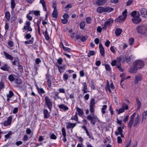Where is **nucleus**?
Returning <instances> with one entry per match:
<instances>
[{
	"label": "nucleus",
	"mask_w": 147,
	"mask_h": 147,
	"mask_svg": "<svg viewBox=\"0 0 147 147\" xmlns=\"http://www.w3.org/2000/svg\"><path fill=\"white\" fill-rule=\"evenodd\" d=\"M19 63V61L18 57L15 58L14 61L12 62V64L14 65H16V63Z\"/></svg>",
	"instance_id": "nucleus-33"
},
{
	"label": "nucleus",
	"mask_w": 147,
	"mask_h": 147,
	"mask_svg": "<svg viewBox=\"0 0 147 147\" xmlns=\"http://www.w3.org/2000/svg\"><path fill=\"white\" fill-rule=\"evenodd\" d=\"M34 14L36 16H38L40 15V11L38 10H34Z\"/></svg>",
	"instance_id": "nucleus-62"
},
{
	"label": "nucleus",
	"mask_w": 147,
	"mask_h": 147,
	"mask_svg": "<svg viewBox=\"0 0 147 147\" xmlns=\"http://www.w3.org/2000/svg\"><path fill=\"white\" fill-rule=\"evenodd\" d=\"M31 37V35L30 34H27L25 35V38L27 39H30Z\"/></svg>",
	"instance_id": "nucleus-59"
},
{
	"label": "nucleus",
	"mask_w": 147,
	"mask_h": 147,
	"mask_svg": "<svg viewBox=\"0 0 147 147\" xmlns=\"http://www.w3.org/2000/svg\"><path fill=\"white\" fill-rule=\"evenodd\" d=\"M50 138L52 139L55 140L57 137L54 134H52L50 135Z\"/></svg>",
	"instance_id": "nucleus-50"
},
{
	"label": "nucleus",
	"mask_w": 147,
	"mask_h": 147,
	"mask_svg": "<svg viewBox=\"0 0 147 147\" xmlns=\"http://www.w3.org/2000/svg\"><path fill=\"white\" fill-rule=\"evenodd\" d=\"M76 111L78 112V115L80 116H81L84 114L83 109L78 107L76 108Z\"/></svg>",
	"instance_id": "nucleus-21"
},
{
	"label": "nucleus",
	"mask_w": 147,
	"mask_h": 147,
	"mask_svg": "<svg viewBox=\"0 0 147 147\" xmlns=\"http://www.w3.org/2000/svg\"><path fill=\"white\" fill-rule=\"evenodd\" d=\"M95 99L94 98H92L91 100V101L90 102V105L95 106Z\"/></svg>",
	"instance_id": "nucleus-43"
},
{
	"label": "nucleus",
	"mask_w": 147,
	"mask_h": 147,
	"mask_svg": "<svg viewBox=\"0 0 147 147\" xmlns=\"http://www.w3.org/2000/svg\"><path fill=\"white\" fill-rule=\"evenodd\" d=\"M140 16H136L132 18V21L135 24H138L141 22V19L140 18Z\"/></svg>",
	"instance_id": "nucleus-9"
},
{
	"label": "nucleus",
	"mask_w": 147,
	"mask_h": 147,
	"mask_svg": "<svg viewBox=\"0 0 147 147\" xmlns=\"http://www.w3.org/2000/svg\"><path fill=\"white\" fill-rule=\"evenodd\" d=\"M134 64L138 69H141L144 67V62L140 60H137L135 61Z\"/></svg>",
	"instance_id": "nucleus-6"
},
{
	"label": "nucleus",
	"mask_w": 147,
	"mask_h": 147,
	"mask_svg": "<svg viewBox=\"0 0 147 147\" xmlns=\"http://www.w3.org/2000/svg\"><path fill=\"white\" fill-rule=\"evenodd\" d=\"M71 120H74L76 121H78V115L77 112H76L75 113V115L72 116L71 118Z\"/></svg>",
	"instance_id": "nucleus-30"
},
{
	"label": "nucleus",
	"mask_w": 147,
	"mask_h": 147,
	"mask_svg": "<svg viewBox=\"0 0 147 147\" xmlns=\"http://www.w3.org/2000/svg\"><path fill=\"white\" fill-rule=\"evenodd\" d=\"M10 68V67L7 64H5L3 66L1 67V69L3 70L8 71H9Z\"/></svg>",
	"instance_id": "nucleus-20"
},
{
	"label": "nucleus",
	"mask_w": 147,
	"mask_h": 147,
	"mask_svg": "<svg viewBox=\"0 0 147 147\" xmlns=\"http://www.w3.org/2000/svg\"><path fill=\"white\" fill-rule=\"evenodd\" d=\"M63 50L66 51L68 52H70L71 51V49L69 48L66 47H64L63 48Z\"/></svg>",
	"instance_id": "nucleus-58"
},
{
	"label": "nucleus",
	"mask_w": 147,
	"mask_h": 147,
	"mask_svg": "<svg viewBox=\"0 0 147 147\" xmlns=\"http://www.w3.org/2000/svg\"><path fill=\"white\" fill-rule=\"evenodd\" d=\"M118 132L117 131H115V134L116 136H118L120 134L121 135V137L122 138L124 137V136L123 134V130L122 129V127L121 126L118 127L117 128Z\"/></svg>",
	"instance_id": "nucleus-10"
},
{
	"label": "nucleus",
	"mask_w": 147,
	"mask_h": 147,
	"mask_svg": "<svg viewBox=\"0 0 147 147\" xmlns=\"http://www.w3.org/2000/svg\"><path fill=\"white\" fill-rule=\"evenodd\" d=\"M136 101L138 106V110L140 108L141 106V102L140 101L139 99L138 98H136Z\"/></svg>",
	"instance_id": "nucleus-32"
},
{
	"label": "nucleus",
	"mask_w": 147,
	"mask_h": 147,
	"mask_svg": "<svg viewBox=\"0 0 147 147\" xmlns=\"http://www.w3.org/2000/svg\"><path fill=\"white\" fill-rule=\"evenodd\" d=\"M105 65L106 69L107 70L109 71H111V69L109 65L107 64H105Z\"/></svg>",
	"instance_id": "nucleus-46"
},
{
	"label": "nucleus",
	"mask_w": 147,
	"mask_h": 147,
	"mask_svg": "<svg viewBox=\"0 0 147 147\" xmlns=\"http://www.w3.org/2000/svg\"><path fill=\"white\" fill-rule=\"evenodd\" d=\"M121 137L118 136L117 138V142L119 143H121L122 142V140L121 138Z\"/></svg>",
	"instance_id": "nucleus-63"
},
{
	"label": "nucleus",
	"mask_w": 147,
	"mask_h": 147,
	"mask_svg": "<svg viewBox=\"0 0 147 147\" xmlns=\"http://www.w3.org/2000/svg\"><path fill=\"white\" fill-rule=\"evenodd\" d=\"M63 60L61 57H60L57 60V61L59 65H60L62 64V62H63Z\"/></svg>",
	"instance_id": "nucleus-51"
},
{
	"label": "nucleus",
	"mask_w": 147,
	"mask_h": 147,
	"mask_svg": "<svg viewBox=\"0 0 147 147\" xmlns=\"http://www.w3.org/2000/svg\"><path fill=\"white\" fill-rule=\"evenodd\" d=\"M52 15L53 18H57L58 17V14H57V10H53V12Z\"/></svg>",
	"instance_id": "nucleus-39"
},
{
	"label": "nucleus",
	"mask_w": 147,
	"mask_h": 147,
	"mask_svg": "<svg viewBox=\"0 0 147 147\" xmlns=\"http://www.w3.org/2000/svg\"><path fill=\"white\" fill-rule=\"evenodd\" d=\"M118 114H119L120 113H123L124 112L125 110L124 109L122 108H121L120 109H119L118 110Z\"/></svg>",
	"instance_id": "nucleus-54"
},
{
	"label": "nucleus",
	"mask_w": 147,
	"mask_h": 147,
	"mask_svg": "<svg viewBox=\"0 0 147 147\" xmlns=\"http://www.w3.org/2000/svg\"><path fill=\"white\" fill-rule=\"evenodd\" d=\"M89 107L90 111L92 116L89 115L87 117V119L90 121L92 124L94 125L97 121L98 120L97 116L93 115L95 111V106L89 105Z\"/></svg>",
	"instance_id": "nucleus-2"
},
{
	"label": "nucleus",
	"mask_w": 147,
	"mask_h": 147,
	"mask_svg": "<svg viewBox=\"0 0 147 147\" xmlns=\"http://www.w3.org/2000/svg\"><path fill=\"white\" fill-rule=\"evenodd\" d=\"M31 23L30 21H27L26 22V25L25 26L23 30H25L31 32L32 31V29L30 26Z\"/></svg>",
	"instance_id": "nucleus-8"
},
{
	"label": "nucleus",
	"mask_w": 147,
	"mask_h": 147,
	"mask_svg": "<svg viewBox=\"0 0 147 147\" xmlns=\"http://www.w3.org/2000/svg\"><path fill=\"white\" fill-rule=\"evenodd\" d=\"M87 39V36H81L80 37V40L82 42H85Z\"/></svg>",
	"instance_id": "nucleus-45"
},
{
	"label": "nucleus",
	"mask_w": 147,
	"mask_h": 147,
	"mask_svg": "<svg viewBox=\"0 0 147 147\" xmlns=\"http://www.w3.org/2000/svg\"><path fill=\"white\" fill-rule=\"evenodd\" d=\"M113 20L112 18L109 19L105 23L107 26L110 25L111 24L113 23Z\"/></svg>",
	"instance_id": "nucleus-29"
},
{
	"label": "nucleus",
	"mask_w": 147,
	"mask_h": 147,
	"mask_svg": "<svg viewBox=\"0 0 147 147\" xmlns=\"http://www.w3.org/2000/svg\"><path fill=\"white\" fill-rule=\"evenodd\" d=\"M95 53V52L93 51H90L89 53L87 55L88 57H90L91 56H92L94 55Z\"/></svg>",
	"instance_id": "nucleus-40"
},
{
	"label": "nucleus",
	"mask_w": 147,
	"mask_h": 147,
	"mask_svg": "<svg viewBox=\"0 0 147 147\" xmlns=\"http://www.w3.org/2000/svg\"><path fill=\"white\" fill-rule=\"evenodd\" d=\"M43 34L45 36L46 40H49V37L48 35L47 28L45 32H43Z\"/></svg>",
	"instance_id": "nucleus-31"
},
{
	"label": "nucleus",
	"mask_w": 147,
	"mask_h": 147,
	"mask_svg": "<svg viewBox=\"0 0 147 147\" xmlns=\"http://www.w3.org/2000/svg\"><path fill=\"white\" fill-rule=\"evenodd\" d=\"M131 16L133 18H134L136 16H140V13L138 11H133L131 13Z\"/></svg>",
	"instance_id": "nucleus-22"
},
{
	"label": "nucleus",
	"mask_w": 147,
	"mask_h": 147,
	"mask_svg": "<svg viewBox=\"0 0 147 147\" xmlns=\"http://www.w3.org/2000/svg\"><path fill=\"white\" fill-rule=\"evenodd\" d=\"M121 63H120V65H117V67L118 69L120 71L123 72V71L124 70L121 67Z\"/></svg>",
	"instance_id": "nucleus-60"
},
{
	"label": "nucleus",
	"mask_w": 147,
	"mask_h": 147,
	"mask_svg": "<svg viewBox=\"0 0 147 147\" xmlns=\"http://www.w3.org/2000/svg\"><path fill=\"white\" fill-rule=\"evenodd\" d=\"M142 78L141 76H136L134 81L135 84H138L139 81L142 80Z\"/></svg>",
	"instance_id": "nucleus-26"
},
{
	"label": "nucleus",
	"mask_w": 147,
	"mask_h": 147,
	"mask_svg": "<svg viewBox=\"0 0 147 147\" xmlns=\"http://www.w3.org/2000/svg\"><path fill=\"white\" fill-rule=\"evenodd\" d=\"M43 114L45 119L49 118L50 117V113L47 109H45L43 110Z\"/></svg>",
	"instance_id": "nucleus-19"
},
{
	"label": "nucleus",
	"mask_w": 147,
	"mask_h": 147,
	"mask_svg": "<svg viewBox=\"0 0 147 147\" xmlns=\"http://www.w3.org/2000/svg\"><path fill=\"white\" fill-rule=\"evenodd\" d=\"M107 107V106L106 105H104L103 106V107L101 109V112L102 113V114H104L106 113L105 110L106 109Z\"/></svg>",
	"instance_id": "nucleus-36"
},
{
	"label": "nucleus",
	"mask_w": 147,
	"mask_h": 147,
	"mask_svg": "<svg viewBox=\"0 0 147 147\" xmlns=\"http://www.w3.org/2000/svg\"><path fill=\"white\" fill-rule=\"evenodd\" d=\"M12 120V117L11 116H9L7 119V121H5L3 125L4 126H7L8 125H10L11 123Z\"/></svg>",
	"instance_id": "nucleus-11"
},
{
	"label": "nucleus",
	"mask_w": 147,
	"mask_h": 147,
	"mask_svg": "<svg viewBox=\"0 0 147 147\" xmlns=\"http://www.w3.org/2000/svg\"><path fill=\"white\" fill-rule=\"evenodd\" d=\"M22 80L20 79H16L15 81V83L18 84H20L22 83Z\"/></svg>",
	"instance_id": "nucleus-49"
},
{
	"label": "nucleus",
	"mask_w": 147,
	"mask_h": 147,
	"mask_svg": "<svg viewBox=\"0 0 147 147\" xmlns=\"http://www.w3.org/2000/svg\"><path fill=\"white\" fill-rule=\"evenodd\" d=\"M107 0H97L96 2V4L98 6H100L104 4Z\"/></svg>",
	"instance_id": "nucleus-17"
},
{
	"label": "nucleus",
	"mask_w": 147,
	"mask_h": 147,
	"mask_svg": "<svg viewBox=\"0 0 147 147\" xmlns=\"http://www.w3.org/2000/svg\"><path fill=\"white\" fill-rule=\"evenodd\" d=\"M110 88L112 90V91H114V86L113 85V83H111L110 84V86L109 84V83L108 81H107V84L105 87V89L106 91H109V92H111V90Z\"/></svg>",
	"instance_id": "nucleus-7"
},
{
	"label": "nucleus",
	"mask_w": 147,
	"mask_h": 147,
	"mask_svg": "<svg viewBox=\"0 0 147 147\" xmlns=\"http://www.w3.org/2000/svg\"><path fill=\"white\" fill-rule=\"evenodd\" d=\"M114 10V9L109 6L105 8V12H110Z\"/></svg>",
	"instance_id": "nucleus-27"
},
{
	"label": "nucleus",
	"mask_w": 147,
	"mask_h": 147,
	"mask_svg": "<svg viewBox=\"0 0 147 147\" xmlns=\"http://www.w3.org/2000/svg\"><path fill=\"white\" fill-rule=\"evenodd\" d=\"M40 3L42 5L43 10L45 11H47V9L46 7V2L44 0H40Z\"/></svg>",
	"instance_id": "nucleus-24"
},
{
	"label": "nucleus",
	"mask_w": 147,
	"mask_h": 147,
	"mask_svg": "<svg viewBox=\"0 0 147 147\" xmlns=\"http://www.w3.org/2000/svg\"><path fill=\"white\" fill-rule=\"evenodd\" d=\"M97 11L99 13L105 12V8L102 7H100L97 9Z\"/></svg>",
	"instance_id": "nucleus-23"
},
{
	"label": "nucleus",
	"mask_w": 147,
	"mask_h": 147,
	"mask_svg": "<svg viewBox=\"0 0 147 147\" xmlns=\"http://www.w3.org/2000/svg\"><path fill=\"white\" fill-rule=\"evenodd\" d=\"M122 32V30L121 29L119 28L117 29L115 32V34L117 36H119Z\"/></svg>",
	"instance_id": "nucleus-25"
},
{
	"label": "nucleus",
	"mask_w": 147,
	"mask_h": 147,
	"mask_svg": "<svg viewBox=\"0 0 147 147\" xmlns=\"http://www.w3.org/2000/svg\"><path fill=\"white\" fill-rule=\"evenodd\" d=\"M83 85L84 86V88L83 89V92H87L88 90L87 85L86 82H84L83 84ZM88 92H89L88 91Z\"/></svg>",
	"instance_id": "nucleus-34"
},
{
	"label": "nucleus",
	"mask_w": 147,
	"mask_h": 147,
	"mask_svg": "<svg viewBox=\"0 0 147 147\" xmlns=\"http://www.w3.org/2000/svg\"><path fill=\"white\" fill-rule=\"evenodd\" d=\"M61 131L62 133V135L63 137L66 136V133L65 129L64 128H63L62 129Z\"/></svg>",
	"instance_id": "nucleus-48"
},
{
	"label": "nucleus",
	"mask_w": 147,
	"mask_h": 147,
	"mask_svg": "<svg viewBox=\"0 0 147 147\" xmlns=\"http://www.w3.org/2000/svg\"><path fill=\"white\" fill-rule=\"evenodd\" d=\"M141 14L142 15H145V9L144 8H142L140 10Z\"/></svg>",
	"instance_id": "nucleus-57"
},
{
	"label": "nucleus",
	"mask_w": 147,
	"mask_h": 147,
	"mask_svg": "<svg viewBox=\"0 0 147 147\" xmlns=\"http://www.w3.org/2000/svg\"><path fill=\"white\" fill-rule=\"evenodd\" d=\"M17 66L18 67V68L19 69H20V72H22L23 71V68L21 65L19 63L18 64Z\"/></svg>",
	"instance_id": "nucleus-56"
},
{
	"label": "nucleus",
	"mask_w": 147,
	"mask_h": 147,
	"mask_svg": "<svg viewBox=\"0 0 147 147\" xmlns=\"http://www.w3.org/2000/svg\"><path fill=\"white\" fill-rule=\"evenodd\" d=\"M5 18L7 21L9 20L10 15L9 11H6L5 13Z\"/></svg>",
	"instance_id": "nucleus-28"
},
{
	"label": "nucleus",
	"mask_w": 147,
	"mask_h": 147,
	"mask_svg": "<svg viewBox=\"0 0 147 147\" xmlns=\"http://www.w3.org/2000/svg\"><path fill=\"white\" fill-rule=\"evenodd\" d=\"M99 49H100V52L101 55L102 56H104L105 55V49L103 47L102 44H100L99 45Z\"/></svg>",
	"instance_id": "nucleus-13"
},
{
	"label": "nucleus",
	"mask_w": 147,
	"mask_h": 147,
	"mask_svg": "<svg viewBox=\"0 0 147 147\" xmlns=\"http://www.w3.org/2000/svg\"><path fill=\"white\" fill-rule=\"evenodd\" d=\"M122 58V59H123V62L128 60V58L127 57V56H126V55H123Z\"/></svg>",
	"instance_id": "nucleus-52"
},
{
	"label": "nucleus",
	"mask_w": 147,
	"mask_h": 147,
	"mask_svg": "<svg viewBox=\"0 0 147 147\" xmlns=\"http://www.w3.org/2000/svg\"><path fill=\"white\" fill-rule=\"evenodd\" d=\"M138 69L137 67L134 64L133 66L129 69V71L130 73H135L136 72Z\"/></svg>",
	"instance_id": "nucleus-12"
},
{
	"label": "nucleus",
	"mask_w": 147,
	"mask_h": 147,
	"mask_svg": "<svg viewBox=\"0 0 147 147\" xmlns=\"http://www.w3.org/2000/svg\"><path fill=\"white\" fill-rule=\"evenodd\" d=\"M11 8L12 10H13L16 5V4L14 0H11Z\"/></svg>",
	"instance_id": "nucleus-35"
},
{
	"label": "nucleus",
	"mask_w": 147,
	"mask_h": 147,
	"mask_svg": "<svg viewBox=\"0 0 147 147\" xmlns=\"http://www.w3.org/2000/svg\"><path fill=\"white\" fill-rule=\"evenodd\" d=\"M8 79L10 81L13 82L15 78L13 75H10L9 76Z\"/></svg>",
	"instance_id": "nucleus-44"
},
{
	"label": "nucleus",
	"mask_w": 147,
	"mask_h": 147,
	"mask_svg": "<svg viewBox=\"0 0 147 147\" xmlns=\"http://www.w3.org/2000/svg\"><path fill=\"white\" fill-rule=\"evenodd\" d=\"M77 123H67V124L66 128L67 129L70 128H73L76 126Z\"/></svg>",
	"instance_id": "nucleus-15"
},
{
	"label": "nucleus",
	"mask_w": 147,
	"mask_h": 147,
	"mask_svg": "<svg viewBox=\"0 0 147 147\" xmlns=\"http://www.w3.org/2000/svg\"><path fill=\"white\" fill-rule=\"evenodd\" d=\"M28 140V136L26 135H24L23 137L22 140L26 142Z\"/></svg>",
	"instance_id": "nucleus-53"
},
{
	"label": "nucleus",
	"mask_w": 147,
	"mask_h": 147,
	"mask_svg": "<svg viewBox=\"0 0 147 147\" xmlns=\"http://www.w3.org/2000/svg\"><path fill=\"white\" fill-rule=\"evenodd\" d=\"M3 54L5 57L7 59H8L11 60H12L13 59V57L12 55L9 54L6 52H3Z\"/></svg>",
	"instance_id": "nucleus-16"
},
{
	"label": "nucleus",
	"mask_w": 147,
	"mask_h": 147,
	"mask_svg": "<svg viewBox=\"0 0 147 147\" xmlns=\"http://www.w3.org/2000/svg\"><path fill=\"white\" fill-rule=\"evenodd\" d=\"M46 79L47 80H51L50 76L49 75V74L48 73H47L46 75Z\"/></svg>",
	"instance_id": "nucleus-64"
},
{
	"label": "nucleus",
	"mask_w": 147,
	"mask_h": 147,
	"mask_svg": "<svg viewBox=\"0 0 147 147\" xmlns=\"http://www.w3.org/2000/svg\"><path fill=\"white\" fill-rule=\"evenodd\" d=\"M134 42V39L133 38H131L129 39V44L130 45H132Z\"/></svg>",
	"instance_id": "nucleus-61"
},
{
	"label": "nucleus",
	"mask_w": 147,
	"mask_h": 147,
	"mask_svg": "<svg viewBox=\"0 0 147 147\" xmlns=\"http://www.w3.org/2000/svg\"><path fill=\"white\" fill-rule=\"evenodd\" d=\"M72 7V5L71 3H69L67 4L64 7V9H65L68 8H71Z\"/></svg>",
	"instance_id": "nucleus-55"
},
{
	"label": "nucleus",
	"mask_w": 147,
	"mask_h": 147,
	"mask_svg": "<svg viewBox=\"0 0 147 147\" xmlns=\"http://www.w3.org/2000/svg\"><path fill=\"white\" fill-rule=\"evenodd\" d=\"M58 107L59 109H62L64 111H67L68 109V107L63 104L58 105Z\"/></svg>",
	"instance_id": "nucleus-18"
},
{
	"label": "nucleus",
	"mask_w": 147,
	"mask_h": 147,
	"mask_svg": "<svg viewBox=\"0 0 147 147\" xmlns=\"http://www.w3.org/2000/svg\"><path fill=\"white\" fill-rule=\"evenodd\" d=\"M127 9H125L122 13V15L119 16L116 20L117 22H121L124 21L127 17Z\"/></svg>",
	"instance_id": "nucleus-3"
},
{
	"label": "nucleus",
	"mask_w": 147,
	"mask_h": 147,
	"mask_svg": "<svg viewBox=\"0 0 147 147\" xmlns=\"http://www.w3.org/2000/svg\"><path fill=\"white\" fill-rule=\"evenodd\" d=\"M13 95V92H9V94H7V100L9 101L10 98Z\"/></svg>",
	"instance_id": "nucleus-37"
},
{
	"label": "nucleus",
	"mask_w": 147,
	"mask_h": 147,
	"mask_svg": "<svg viewBox=\"0 0 147 147\" xmlns=\"http://www.w3.org/2000/svg\"><path fill=\"white\" fill-rule=\"evenodd\" d=\"M136 114V113H134L130 116V119L128 124V127L129 128H131L132 127L133 124L134 127H135L139 123L140 116L138 114L136 117L134 119Z\"/></svg>",
	"instance_id": "nucleus-1"
},
{
	"label": "nucleus",
	"mask_w": 147,
	"mask_h": 147,
	"mask_svg": "<svg viewBox=\"0 0 147 147\" xmlns=\"http://www.w3.org/2000/svg\"><path fill=\"white\" fill-rule=\"evenodd\" d=\"M122 108L124 109V110H127L128 109L129 107L128 105L126 104L125 103H122V106H121Z\"/></svg>",
	"instance_id": "nucleus-38"
},
{
	"label": "nucleus",
	"mask_w": 147,
	"mask_h": 147,
	"mask_svg": "<svg viewBox=\"0 0 147 147\" xmlns=\"http://www.w3.org/2000/svg\"><path fill=\"white\" fill-rule=\"evenodd\" d=\"M63 79L65 81H66L68 78V76L67 74H64L63 76Z\"/></svg>",
	"instance_id": "nucleus-47"
},
{
	"label": "nucleus",
	"mask_w": 147,
	"mask_h": 147,
	"mask_svg": "<svg viewBox=\"0 0 147 147\" xmlns=\"http://www.w3.org/2000/svg\"><path fill=\"white\" fill-rule=\"evenodd\" d=\"M137 32L141 34H144L146 32V27L144 25H139L136 27Z\"/></svg>",
	"instance_id": "nucleus-4"
},
{
	"label": "nucleus",
	"mask_w": 147,
	"mask_h": 147,
	"mask_svg": "<svg viewBox=\"0 0 147 147\" xmlns=\"http://www.w3.org/2000/svg\"><path fill=\"white\" fill-rule=\"evenodd\" d=\"M12 134V132L11 131H10L7 134H6L5 136V138L6 139H5V141H6L7 139H8L9 137Z\"/></svg>",
	"instance_id": "nucleus-41"
},
{
	"label": "nucleus",
	"mask_w": 147,
	"mask_h": 147,
	"mask_svg": "<svg viewBox=\"0 0 147 147\" xmlns=\"http://www.w3.org/2000/svg\"><path fill=\"white\" fill-rule=\"evenodd\" d=\"M45 104L48 108L50 111L52 109L53 107L52 102L50 99L47 96L45 97Z\"/></svg>",
	"instance_id": "nucleus-5"
},
{
	"label": "nucleus",
	"mask_w": 147,
	"mask_h": 147,
	"mask_svg": "<svg viewBox=\"0 0 147 147\" xmlns=\"http://www.w3.org/2000/svg\"><path fill=\"white\" fill-rule=\"evenodd\" d=\"M56 66L58 67L59 71L61 73H63L65 70L64 65L60 66L57 64Z\"/></svg>",
	"instance_id": "nucleus-14"
},
{
	"label": "nucleus",
	"mask_w": 147,
	"mask_h": 147,
	"mask_svg": "<svg viewBox=\"0 0 147 147\" xmlns=\"http://www.w3.org/2000/svg\"><path fill=\"white\" fill-rule=\"evenodd\" d=\"M85 25V21H82L80 24V28L81 29H83L84 28Z\"/></svg>",
	"instance_id": "nucleus-42"
}]
</instances>
